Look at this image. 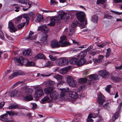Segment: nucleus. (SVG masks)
Masks as SVG:
<instances>
[{"instance_id":"48","label":"nucleus","mask_w":122,"mask_h":122,"mask_svg":"<svg viewBox=\"0 0 122 122\" xmlns=\"http://www.w3.org/2000/svg\"><path fill=\"white\" fill-rule=\"evenodd\" d=\"M110 50V49H107V52L106 55V58L108 57L110 55L111 52V51Z\"/></svg>"},{"instance_id":"33","label":"nucleus","mask_w":122,"mask_h":122,"mask_svg":"<svg viewBox=\"0 0 122 122\" xmlns=\"http://www.w3.org/2000/svg\"><path fill=\"white\" fill-rule=\"evenodd\" d=\"M68 69L67 68H65L61 69L60 71V73L63 74H66L67 72Z\"/></svg>"},{"instance_id":"46","label":"nucleus","mask_w":122,"mask_h":122,"mask_svg":"<svg viewBox=\"0 0 122 122\" xmlns=\"http://www.w3.org/2000/svg\"><path fill=\"white\" fill-rule=\"evenodd\" d=\"M49 57L51 60L52 61H54L57 59L56 57L54 56L51 55H49Z\"/></svg>"},{"instance_id":"61","label":"nucleus","mask_w":122,"mask_h":122,"mask_svg":"<svg viewBox=\"0 0 122 122\" xmlns=\"http://www.w3.org/2000/svg\"><path fill=\"white\" fill-rule=\"evenodd\" d=\"M86 122H93V120L91 118H88L86 120Z\"/></svg>"},{"instance_id":"32","label":"nucleus","mask_w":122,"mask_h":122,"mask_svg":"<svg viewBox=\"0 0 122 122\" xmlns=\"http://www.w3.org/2000/svg\"><path fill=\"white\" fill-rule=\"evenodd\" d=\"M77 59L76 58H73L70 60V62L71 64H76Z\"/></svg>"},{"instance_id":"39","label":"nucleus","mask_w":122,"mask_h":122,"mask_svg":"<svg viewBox=\"0 0 122 122\" xmlns=\"http://www.w3.org/2000/svg\"><path fill=\"white\" fill-rule=\"evenodd\" d=\"M47 85L49 86H53L55 83V82L51 80L47 81H46Z\"/></svg>"},{"instance_id":"54","label":"nucleus","mask_w":122,"mask_h":122,"mask_svg":"<svg viewBox=\"0 0 122 122\" xmlns=\"http://www.w3.org/2000/svg\"><path fill=\"white\" fill-rule=\"evenodd\" d=\"M23 17L26 19V21L27 22V23H28L29 20V17L26 14H25L23 15Z\"/></svg>"},{"instance_id":"22","label":"nucleus","mask_w":122,"mask_h":122,"mask_svg":"<svg viewBox=\"0 0 122 122\" xmlns=\"http://www.w3.org/2000/svg\"><path fill=\"white\" fill-rule=\"evenodd\" d=\"M18 2H19L23 4H26L27 5H29V8L31 6L30 5L31 4L30 2H29L27 0H18Z\"/></svg>"},{"instance_id":"34","label":"nucleus","mask_w":122,"mask_h":122,"mask_svg":"<svg viewBox=\"0 0 122 122\" xmlns=\"http://www.w3.org/2000/svg\"><path fill=\"white\" fill-rule=\"evenodd\" d=\"M98 16L97 15H94L92 16V21L95 23H97L98 21Z\"/></svg>"},{"instance_id":"57","label":"nucleus","mask_w":122,"mask_h":122,"mask_svg":"<svg viewBox=\"0 0 122 122\" xmlns=\"http://www.w3.org/2000/svg\"><path fill=\"white\" fill-rule=\"evenodd\" d=\"M89 54L92 56H94L96 53V52L93 51H89Z\"/></svg>"},{"instance_id":"42","label":"nucleus","mask_w":122,"mask_h":122,"mask_svg":"<svg viewBox=\"0 0 122 122\" xmlns=\"http://www.w3.org/2000/svg\"><path fill=\"white\" fill-rule=\"evenodd\" d=\"M53 65V63L52 62L48 61L46 62L45 64V66L46 67H50L52 66Z\"/></svg>"},{"instance_id":"13","label":"nucleus","mask_w":122,"mask_h":122,"mask_svg":"<svg viewBox=\"0 0 122 122\" xmlns=\"http://www.w3.org/2000/svg\"><path fill=\"white\" fill-rule=\"evenodd\" d=\"M120 108L119 107L117 108L116 112L115 113L112 117V120L114 121L117 118L120 116L119 113L120 112Z\"/></svg>"},{"instance_id":"37","label":"nucleus","mask_w":122,"mask_h":122,"mask_svg":"<svg viewBox=\"0 0 122 122\" xmlns=\"http://www.w3.org/2000/svg\"><path fill=\"white\" fill-rule=\"evenodd\" d=\"M36 58H37L38 59H43L45 60V57L41 53L39 54L36 56Z\"/></svg>"},{"instance_id":"40","label":"nucleus","mask_w":122,"mask_h":122,"mask_svg":"<svg viewBox=\"0 0 122 122\" xmlns=\"http://www.w3.org/2000/svg\"><path fill=\"white\" fill-rule=\"evenodd\" d=\"M69 91L68 89H63L61 92V97H63L65 95V93L68 92Z\"/></svg>"},{"instance_id":"59","label":"nucleus","mask_w":122,"mask_h":122,"mask_svg":"<svg viewBox=\"0 0 122 122\" xmlns=\"http://www.w3.org/2000/svg\"><path fill=\"white\" fill-rule=\"evenodd\" d=\"M15 8L16 9L15 10V11L16 12H18L19 11V10L20 8L19 6H16L15 7Z\"/></svg>"},{"instance_id":"16","label":"nucleus","mask_w":122,"mask_h":122,"mask_svg":"<svg viewBox=\"0 0 122 122\" xmlns=\"http://www.w3.org/2000/svg\"><path fill=\"white\" fill-rule=\"evenodd\" d=\"M78 22V21L77 20H75L73 22L71 25V28L70 30V32L72 33V32H73L74 31L75 29L74 28L76 26Z\"/></svg>"},{"instance_id":"2","label":"nucleus","mask_w":122,"mask_h":122,"mask_svg":"<svg viewBox=\"0 0 122 122\" xmlns=\"http://www.w3.org/2000/svg\"><path fill=\"white\" fill-rule=\"evenodd\" d=\"M76 16L79 20L81 22H83L84 23L80 26V28L81 29L84 28L85 25L87 24L86 20L85 18V14L83 12H80L77 14Z\"/></svg>"},{"instance_id":"56","label":"nucleus","mask_w":122,"mask_h":122,"mask_svg":"<svg viewBox=\"0 0 122 122\" xmlns=\"http://www.w3.org/2000/svg\"><path fill=\"white\" fill-rule=\"evenodd\" d=\"M22 17V16H19L18 17L16 18L15 21L16 22H19L20 20L21 19Z\"/></svg>"},{"instance_id":"29","label":"nucleus","mask_w":122,"mask_h":122,"mask_svg":"<svg viewBox=\"0 0 122 122\" xmlns=\"http://www.w3.org/2000/svg\"><path fill=\"white\" fill-rule=\"evenodd\" d=\"M53 73V75L52 76H53L54 78L57 80L58 81H60L62 79V76L59 74H56V75H54V74Z\"/></svg>"},{"instance_id":"36","label":"nucleus","mask_w":122,"mask_h":122,"mask_svg":"<svg viewBox=\"0 0 122 122\" xmlns=\"http://www.w3.org/2000/svg\"><path fill=\"white\" fill-rule=\"evenodd\" d=\"M87 80L86 78H80L79 79L78 83H86Z\"/></svg>"},{"instance_id":"12","label":"nucleus","mask_w":122,"mask_h":122,"mask_svg":"<svg viewBox=\"0 0 122 122\" xmlns=\"http://www.w3.org/2000/svg\"><path fill=\"white\" fill-rule=\"evenodd\" d=\"M24 94H23L21 95V98L22 99L25 101H29L33 99V97L32 96L30 95H28L25 96H24Z\"/></svg>"},{"instance_id":"44","label":"nucleus","mask_w":122,"mask_h":122,"mask_svg":"<svg viewBox=\"0 0 122 122\" xmlns=\"http://www.w3.org/2000/svg\"><path fill=\"white\" fill-rule=\"evenodd\" d=\"M60 41H59L60 42H62L63 41L67 40V38L66 36L64 35L63 36L60 37Z\"/></svg>"},{"instance_id":"19","label":"nucleus","mask_w":122,"mask_h":122,"mask_svg":"<svg viewBox=\"0 0 122 122\" xmlns=\"http://www.w3.org/2000/svg\"><path fill=\"white\" fill-rule=\"evenodd\" d=\"M53 90V88L52 87H49L45 89L44 90V92L45 94H49L51 93Z\"/></svg>"},{"instance_id":"24","label":"nucleus","mask_w":122,"mask_h":122,"mask_svg":"<svg viewBox=\"0 0 122 122\" xmlns=\"http://www.w3.org/2000/svg\"><path fill=\"white\" fill-rule=\"evenodd\" d=\"M22 90L20 91H21V95L23 94H24V91L26 93L28 92L29 91V88L27 86H24L21 88Z\"/></svg>"},{"instance_id":"53","label":"nucleus","mask_w":122,"mask_h":122,"mask_svg":"<svg viewBox=\"0 0 122 122\" xmlns=\"http://www.w3.org/2000/svg\"><path fill=\"white\" fill-rule=\"evenodd\" d=\"M105 2V0H97V4H103Z\"/></svg>"},{"instance_id":"5","label":"nucleus","mask_w":122,"mask_h":122,"mask_svg":"<svg viewBox=\"0 0 122 122\" xmlns=\"http://www.w3.org/2000/svg\"><path fill=\"white\" fill-rule=\"evenodd\" d=\"M25 74L24 72L21 70L14 71H13V73L9 76V78L10 79L16 76L20 75L23 76Z\"/></svg>"},{"instance_id":"27","label":"nucleus","mask_w":122,"mask_h":122,"mask_svg":"<svg viewBox=\"0 0 122 122\" xmlns=\"http://www.w3.org/2000/svg\"><path fill=\"white\" fill-rule=\"evenodd\" d=\"M78 59L77 60L76 64L78 66H80L84 64L85 62V60L84 59Z\"/></svg>"},{"instance_id":"28","label":"nucleus","mask_w":122,"mask_h":122,"mask_svg":"<svg viewBox=\"0 0 122 122\" xmlns=\"http://www.w3.org/2000/svg\"><path fill=\"white\" fill-rule=\"evenodd\" d=\"M35 65V63L32 61H28L25 64V66H33Z\"/></svg>"},{"instance_id":"25","label":"nucleus","mask_w":122,"mask_h":122,"mask_svg":"<svg viewBox=\"0 0 122 122\" xmlns=\"http://www.w3.org/2000/svg\"><path fill=\"white\" fill-rule=\"evenodd\" d=\"M61 44L60 47H66L70 45V43L66 41L60 42Z\"/></svg>"},{"instance_id":"18","label":"nucleus","mask_w":122,"mask_h":122,"mask_svg":"<svg viewBox=\"0 0 122 122\" xmlns=\"http://www.w3.org/2000/svg\"><path fill=\"white\" fill-rule=\"evenodd\" d=\"M34 34V33L32 31H30L29 34V37L25 38L26 39H30V40L35 39L36 37V35H34L32 36Z\"/></svg>"},{"instance_id":"3","label":"nucleus","mask_w":122,"mask_h":122,"mask_svg":"<svg viewBox=\"0 0 122 122\" xmlns=\"http://www.w3.org/2000/svg\"><path fill=\"white\" fill-rule=\"evenodd\" d=\"M66 81L69 85L72 87H75L77 84L76 82L71 76H68L67 77Z\"/></svg>"},{"instance_id":"26","label":"nucleus","mask_w":122,"mask_h":122,"mask_svg":"<svg viewBox=\"0 0 122 122\" xmlns=\"http://www.w3.org/2000/svg\"><path fill=\"white\" fill-rule=\"evenodd\" d=\"M14 60H16V61L18 62L19 63L21 64L24 63V61H25L24 58L21 56L20 57L19 59L15 58H14Z\"/></svg>"},{"instance_id":"55","label":"nucleus","mask_w":122,"mask_h":122,"mask_svg":"<svg viewBox=\"0 0 122 122\" xmlns=\"http://www.w3.org/2000/svg\"><path fill=\"white\" fill-rule=\"evenodd\" d=\"M53 75V73H52L50 74H49L48 75H45V74H41L40 75L41 76H42L43 77H46V76H50L51 75Z\"/></svg>"},{"instance_id":"17","label":"nucleus","mask_w":122,"mask_h":122,"mask_svg":"<svg viewBox=\"0 0 122 122\" xmlns=\"http://www.w3.org/2000/svg\"><path fill=\"white\" fill-rule=\"evenodd\" d=\"M69 97L72 98H76L78 97V95L77 93L73 91H70L69 92Z\"/></svg>"},{"instance_id":"15","label":"nucleus","mask_w":122,"mask_h":122,"mask_svg":"<svg viewBox=\"0 0 122 122\" xmlns=\"http://www.w3.org/2000/svg\"><path fill=\"white\" fill-rule=\"evenodd\" d=\"M87 51L86 50L81 52L79 55L77 56L78 59H84L83 58L86 56L87 54Z\"/></svg>"},{"instance_id":"31","label":"nucleus","mask_w":122,"mask_h":122,"mask_svg":"<svg viewBox=\"0 0 122 122\" xmlns=\"http://www.w3.org/2000/svg\"><path fill=\"white\" fill-rule=\"evenodd\" d=\"M41 30L43 31L45 33H47L49 29L45 25L42 26L40 27Z\"/></svg>"},{"instance_id":"49","label":"nucleus","mask_w":122,"mask_h":122,"mask_svg":"<svg viewBox=\"0 0 122 122\" xmlns=\"http://www.w3.org/2000/svg\"><path fill=\"white\" fill-rule=\"evenodd\" d=\"M4 34L1 30V28L0 27V38L2 39L4 38Z\"/></svg>"},{"instance_id":"45","label":"nucleus","mask_w":122,"mask_h":122,"mask_svg":"<svg viewBox=\"0 0 122 122\" xmlns=\"http://www.w3.org/2000/svg\"><path fill=\"white\" fill-rule=\"evenodd\" d=\"M49 98L48 96H46L41 99V101L42 102L44 103L45 102L48 101L49 99Z\"/></svg>"},{"instance_id":"58","label":"nucleus","mask_w":122,"mask_h":122,"mask_svg":"<svg viewBox=\"0 0 122 122\" xmlns=\"http://www.w3.org/2000/svg\"><path fill=\"white\" fill-rule=\"evenodd\" d=\"M6 37L9 40H13V39L8 34L6 35Z\"/></svg>"},{"instance_id":"21","label":"nucleus","mask_w":122,"mask_h":122,"mask_svg":"<svg viewBox=\"0 0 122 122\" xmlns=\"http://www.w3.org/2000/svg\"><path fill=\"white\" fill-rule=\"evenodd\" d=\"M23 54L24 55L26 56H31L32 54L31 51L30 50H25L23 51Z\"/></svg>"},{"instance_id":"51","label":"nucleus","mask_w":122,"mask_h":122,"mask_svg":"<svg viewBox=\"0 0 122 122\" xmlns=\"http://www.w3.org/2000/svg\"><path fill=\"white\" fill-rule=\"evenodd\" d=\"M47 37V35H45L44 36L41 38V40L42 41H43V42H44V41H45L46 40Z\"/></svg>"},{"instance_id":"41","label":"nucleus","mask_w":122,"mask_h":122,"mask_svg":"<svg viewBox=\"0 0 122 122\" xmlns=\"http://www.w3.org/2000/svg\"><path fill=\"white\" fill-rule=\"evenodd\" d=\"M112 80L115 81H121V79L119 77H113L112 78Z\"/></svg>"},{"instance_id":"63","label":"nucleus","mask_w":122,"mask_h":122,"mask_svg":"<svg viewBox=\"0 0 122 122\" xmlns=\"http://www.w3.org/2000/svg\"><path fill=\"white\" fill-rule=\"evenodd\" d=\"M105 17L107 19H110L112 18V16H111L109 15L108 14H106L105 15Z\"/></svg>"},{"instance_id":"8","label":"nucleus","mask_w":122,"mask_h":122,"mask_svg":"<svg viewBox=\"0 0 122 122\" xmlns=\"http://www.w3.org/2000/svg\"><path fill=\"white\" fill-rule=\"evenodd\" d=\"M98 73L99 75L103 78L107 77L110 75L109 72L105 70H101L98 71Z\"/></svg>"},{"instance_id":"52","label":"nucleus","mask_w":122,"mask_h":122,"mask_svg":"<svg viewBox=\"0 0 122 122\" xmlns=\"http://www.w3.org/2000/svg\"><path fill=\"white\" fill-rule=\"evenodd\" d=\"M111 87V85H108L107 87L105 88V90L107 92H110V89Z\"/></svg>"},{"instance_id":"35","label":"nucleus","mask_w":122,"mask_h":122,"mask_svg":"<svg viewBox=\"0 0 122 122\" xmlns=\"http://www.w3.org/2000/svg\"><path fill=\"white\" fill-rule=\"evenodd\" d=\"M57 65L60 66H63V59L61 58L58 59L56 61Z\"/></svg>"},{"instance_id":"64","label":"nucleus","mask_w":122,"mask_h":122,"mask_svg":"<svg viewBox=\"0 0 122 122\" xmlns=\"http://www.w3.org/2000/svg\"><path fill=\"white\" fill-rule=\"evenodd\" d=\"M115 68L116 69L119 70L122 69V65L116 67Z\"/></svg>"},{"instance_id":"50","label":"nucleus","mask_w":122,"mask_h":122,"mask_svg":"<svg viewBox=\"0 0 122 122\" xmlns=\"http://www.w3.org/2000/svg\"><path fill=\"white\" fill-rule=\"evenodd\" d=\"M25 23H22L19 24L17 26L18 28L19 29H20L24 27Z\"/></svg>"},{"instance_id":"43","label":"nucleus","mask_w":122,"mask_h":122,"mask_svg":"<svg viewBox=\"0 0 122 122\" xmlns=\"http://www.w3.org/2000/svg\"><path fill=\"white\" fill-rule=\"evenodd\" d=\"M110 104L109 103H107L103 106L104 108L107 110L109 109L110 107Z\"/></svg>"},{"instance_id":"14","label":"nucleus","mask_w":122,"mask_h":122,"mask_svg":"<svg viewBox=\"0 0 122 122\" xmlns=\"http://www.w3.org/2000/svg\"><path fill=\"white\" fill-rule=\"evenodd\" d=\"M50 96L52 99L56 100L57 99L59 95L57 91H55L51 93L50 94Z\"/></svg>"},{"instance_id":"23","label":"nucleus","mask_w":122,"mask_h":122,"mask_svg":"<svg viewBox=\"0 0 122 122\" xmlns=\"http://www.w3.org/2000/svg\"><path fill=\"white\" fill-rule=\"evenodd\" d=\"M6 113L7 114V116L9 115L10 116V118H12L11 117L17 115V113L13 111H6Z\"/></svg>"},{"instance_id":"9","label":"nucleus","mask_w":122,"mask_h":122,"mask_svg":"<svg viewBox=\"0 0 122 122\" xmlns=\"http://www.w3.org/2000/svg\"><path fill=\"white\" fill-rule=\"evenodd\" d=\"M50 45L51 46L52 48L59 47L61 46V44L59 41L54 40L51 41Z\"/></svg>"},{"instance_id":"1","label":"nucleus","mask_w":122,"mask_h":122,"mask_svg":"<svg viewBox=\"0 0 122 122\" xmlns=\"http://www.w3.org/2000/svg\"><path fill=\"white\" fill-rule=\"evenodd\" d=\"M58 13L59 14L58 16L51 18V22L49 24H48V25L54 26L56 23L59 22L60 20L63 19L66 16V13L64 11H59Z\"/></svg>"},{"instance_id":"11","label":"nucleus","mask_w":122,"mask_h":122,"mask_svg":"<svg viewBox=\"0 0 122 122\" xmlns=\"http://www.w3.org/2000/svg\"><path fill=\"white\" fill-rule=\"evenodd\" d=\"M89 78L90 79L89 83V85H91L93 84V80H97L99 79L98 76L96 74H93L90 75Z\"/></svg>"},{"instance_id":"62","label":"nucleus","mask_w":122,"mask_h":122,"mask_svg":"<svg viewBox=\"0 0 122 122\" xmlns=\"http://www.w3.org/2000/svg\"><path fill=\"white\" fill-rule=\"evenodd\" d=\"M93 60L95 62L100 63L101 62V61H100L98 59H97L96 58L93 59Z\"/></svg>"},{"instance_id":"30","label":"nucleus","mask_w":122,"mask_h":122,"mask_svg":"<svg viewBox=\"0 0 122 122\" xmlns=\"http://www.w3.org/2000/svg\"><path fill=\"white\" fill-rule=\"evenodd\" d=\"M43 19L42 16L41 15L38 14L37 16V17L36 20V22H39L40 21H42Z\"/></svg>"},{"instance_id":"7","label":"nucleus","mask_w":122,"mask_h":122,"mask_svg":"<svg viewBox=\"0 0 122 122\" xmlns=\"http://www.w3.org/2000/svg\"><path fill=\"white\" fill-rule=\"evenodd\" d=\"M7 116V114L6 113L1 115L0 117V120L6 122H12L13 121L12 118H9L6 117Z\"/></svg>"},{"instance_id":"38","label":"nucleus","mask_w":122,"mask_h":122,"mask_svg":"<svg viewBox=\"0 0 122 122\" xmlns=\"http://www.w3.org/2000/svg\"><path fill=\"white\" fill-rule=\"evenodd\" d=\"M62 59H63V66L67 65L69 62L68 60L67 59L65 58H63Z\"/></svg>"},{"instance_id":"10","label":"nucleus","mask_w":122,"mask_h":122,"mask_svg":"<svg viewBox=\"0 0 122 122\" xmlns=\"http://www.w3.org/2000/svg\"><path fill=\"white\" fill-rule=\"evenodd\" d=\"M21 91H18L15 90L13 91L11 93V97H18L21 98Z\"/></svg>"},{"instance_id":"60","label":"nucleus","mask_w":122,"mask_h":122,"mask_svg":"<svg viewBox=\"0 0 122 122\" xmlns=\"http://www.w3.org/2000/svg\"><path fill=\"white\" fill-rule=\"evenodd\" d=\"M104 58V56L102 55H100L98 56V59L100 61H101Z\"/></svg>"},{"instance_id":"4","label":"nucleus","mask_w":122,"mask_h":122,"mask_svg":"<svg viewBox=\"0 0 122 122\" xmlns=\"http://www.w3.org/2000/svg\"><path fill=\"white\" fill-rule=\"evenodd\" d=\"M35 97L36 98H38L44 95L43 90L41 87L40 86H37L35 87Z\"/></svg>"},{"instance_id":"20","label":"nucleus","mask_w":122,"mask_h":122,"mask_svg":"<svg viewBox=\"0 0 122 122\" xmlns=\"http://www.w3.org/2000/svg\"><path fill=\"white\" fill-rule=\"evenodd\" d=\"M8 26L9 29L13 31L14 32L16 31V29L14 25L11 22H9Z\"/></svg>"},{"instance_id":"6","label":"nucleus","mask_w":122,"mask_h":122,"mask_svg":"<svg viewBox=\"0 0 122 122\" xmlns=\"http://www.w3.org/2000/svg\"><path fill=\"white\" fill-rule=\"evenodd\" d=\"M98 102L99 105H102L103 102L106 101V99L105 97L101 93H99L97 95Z\"/></svg>"},{"instance_id":"47","label":"nucleus","mask_w":122,"mask_h":122,"mask_svg":"<svg viewBox=\"0 0 122 122\" xmlns=\"http://www.w3.org/2000/svg\"><path fill=\"white\" fill-rule=\"evenodd\" d=\"M18 107V106L16 105H13L10 106L9 107V108L10 109H12L17 108Z\"/></svg>"}]
</instances>
